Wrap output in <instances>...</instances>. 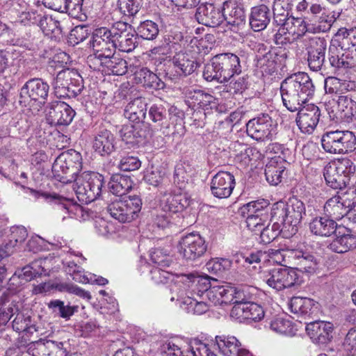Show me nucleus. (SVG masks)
Wrapping results in <instances>:
<instances>
[{"mask_svg": "<svg viewBox=\"0 0 356 356\" xmlns=\"http://www.w3.org/2000/svg\"><path fill=\"white\" fill-rule=\"evenodd\" d=\"M315 86L307 73L298 72L281 83L280 92L284 106L290 111L298 110L313 97Z\"/></svg>", "mask_w": 356, "mask_h": 356, "instance_id": "nucleus-1", "label": "nucleus"}, {"mask_svg": "<svg viewBox=\"0 0 356 356\" xmlns=\"http://www.w3.org/2000/svg\"><path fill=\"white\" fill-rule=\"evenodd\" d=\"M328 60L337 69L356 66V27L339 29L329 46Z\"/></svg>", "mask_w": 356, "mask_h": 356, "instance_id": "nucleus-2", "label": "nucleus"}, {"mask_svg": "<svg viewBox=\"0 0 356 356\" xmlns=\"http://www.w3.org/2000/svg\"><path fill=\"white\" fill-rule=\"evenodd\" d=\"M270 214L279 220L286 231L295 234L303 215H305V204L297 198L290 199L288 202L279 201L273 204Z\"/></svg>", "mask_w": 356, "mask_h": 356, "instance_id": "nucleus-3", "label": "nucleus"}, {"mask_svg": "<svg viewBox=\"0 0 356 356\" xmlns=\"http://www.w3.org/2000/svg\"><path fill=\"white\" fill-rule=\"evenodd\" d=\"M104 184L103 175L95 172H83L77 177L74 189L79 201L88 204L100 197Z\"/></svg>", "mask_w": 356, "mask_h": 356, "instance_id": "nucleus-4", "label": "nucleus"}, {"mask_svg": "<svg viewBox=\"0 0 356 356\" xmlns=\"http://www.w3.org/2000/svg\"><path fill=\"white\" fill-rule=\"evenodd\" d=\"M142 208V200L139 196L120 197H111L107 201V211L111 216L120 222H131L137 216Z\"/></svg>", "mask_w": 356, "mask_h": 356, "instance_id": "nucleus-5", "label": "nucleus"}, {"mask_svg": "<svg viewBox=\"0 0 356 356\" xmlns=\"http://www.w3.org/2000/svg\"><path fill=\"white\" fill-rule=\"evenodd\" d=\"M323 149L330 154H346L356 149V136L350 131H331L322 136Z\"/></svg>", "mask_w": 356, "mask_h": 356, "instance_id": "nucleus-6", "label": "nucleus"}, {"mask_svg": "<svg viewBox=\"0 0 356 356\" xmlns=\"http://www.w3.org/2000/svg\"><path fill=\"white\" fill-rule=\"evenodd\" d=\"M83 80L74 70L66 69L59 72L54 83V92L60 97L74 98L83 88Z\"/></svg>", "mask_w": 356, "mask_h": 356, "instance_id": "nucleus-7", "label": "nucleus"}, {"mask_svg": "<svg viewBox=\"0 0 356 356\" xmlns=\"http://www.w3.org/2000/svg\"><path fill=\"white\" fill-rule=\"evenodd\" d=\"M208 243L197 232H191L183 236L177 245L178 253L187 261H197L204 257Z\"/></svg>", "mask_w": 356, "mask_h": 356, "instance_id": "nucleus-8", "label": "nucleus"}, {"mask_svg": "<svg viewBox=\"0 0 356 356\" xmlns=\"http://www.w3.org/2000/svg\"><path fill=\"white\" fill-rule=\"evenodd\" d=\"M264 280L270 287L277 291L300 286L303 282L302 276L296 270L282 267L268 270L264 275Z\"/></svg>", "mask_w": 356, "mask_h": 356, "instance_id": "nucleus-9", "label": "nucleus"}, {"mask_svg": "<svg viewBox=\"0 0 356 356\" xmlns=\"http://www.w3.org/2000/svg\"><path fill=\"white\" fill-rule=\"evenodd\" d=\"M46 120L51 126L67 127L73 120L76 113L67 103L62 101H53L45 108Z\"/></svg>", "mask_w": 356, "mask_h": 356, "instance_id": "nucleus-10", "label": "nucleus"}, {"mask_svg": "<svg viewBox=\"0 0 356 356\" xmlns=\"http://www.w3.org/2000/svg\"><path fill=\"white\" fill-rule=\"evenodd\" d=\"M305 45L309 69L314 72L321 70L325 59L326 40L323 38L311 37L305 39Z\"/></svg>", "mask_w": 356, "mask_h": 356, "instance_id": "nucleus-11", "label": "nucleus"}, {"mask_svg": "<svg viewBox=\"0 0 356 356\" xmlns=\"http://www.w3.org/2000/svg\"><path fill=\"white\" fill-rule=\"evenodd\" d=\"M172 65L176 69L175 74H173L171 65L165 69V76L170 80L175 79V76L190 75L200 67V63L191 54L186 51H179L172 57Z\"/></svg>", "mask_w": 356, "mask_h": 356, "instance_id": "nucleus-12", "label": "nucleus"}, {"mask_svg": "<svg viewBox=\"0 0 356 356\" xmlns=\"http://www.w3.org/2000/svg\"><path fill=\"white\" fill-rule=\"evenodd\" d=\"M220 69L222 81H228L234 75L242 72V63L244 57L233 53H222L215 56Z\"/></svg>", "mask_w": 356, "mask_h": 356, "instance_id": "nucleus-13", "label": "nucleus"}, {"mask_svg": "<svg viewBox=\"0 0 356 356\" xmlns=\"http://www.w3.org/2000/svg\"><path fill=\"white\" fill-rule=\"evenodd\" d=\"M49 85L40 78H32L27 81L20 90V98L38 102L44 104L47 99Z\"/></svg>", "mask_w": 356, "mask_h": 356, "instance_id": "nucleus-14", "label": "nucleus"}, {"mask_svg": "<svg viewBox=\"0 0 356 356\" xmlns=\"http://www.w3.org/2000/svg\"><path fill=\"white\" fill-rule=\"evenodd\" d=\"M177 282L182 283L184 289L189 291L187 295L197 294L201 299L212 286L208 276H199L194 273L177 274Z\"/></svg>", "mask_w": 356, "mask_h": 356, "instance_id": "nucleus-15", "label": "nucleus"}, {"mask_svg": "<svg viewBox=\"0 0 356 356\" xmlns=\"http://www.w3.org/2000/svg\"><path fill=\"white\" fill-rule=\"evenodd\" d=\"M122 140L131 147L145 143L152 136V131L147 125H123L120 130Z\"/></svg>", "mask_w": 356, "mask_h": 356, "instance_id": "nucleus-16", "label": "nucleus"}, {"mask_svg": "<svg viewBox=\"0 0 356 356\" xmlns=\"http://www.w3.org/2000/svg\"><path fill=\"white\" fill-rule=\"evenodd\" d=\"M195 17L199 24L216 27L225 21V13L222 8H217L213 3H202L197 7Z\"/></svg>", "mask_w": 356, "mask_h": 356, "instance_id": "nucleus-17", "label": "nucleus"}, {"mask_svg": "<svg viewBox=\"0 0 356 356\" xmlns=\"http://www.w3.org/2000/svg\"><path fill=\"white\" fill-rule=\"evenodd\" d=\"M298 111L296 123L299 129L303 133H312L319 122L320 108L311 104L303 107L300 106Z\"/></svg>", "mask_w": 356, "mask_h": 356, "instance_id": "nucleus-18", "label": "nucleus"}, {"mask_svg": "<svg viewBox=\"0 0 356 356\" xmlns=\"http://www.w3.org/2000/svg\"><path fill=\"white\" fill-rule=\"evenodd\" d=\"M234 176L227 171H220L211 179V191L218 198L229 197L235 187Z\"/></svg>", "mask_w": 356, "mask_h": 356, "instance_id": "nucleus-19", "label": "nucleus"}, {"mask_svg": "<svg viewBox=\"0 0 356 356\" xmlns=\"http://www.w3.org/2000/svg\"><path fill=\"white\" fill-rule=\"evenodd\" d=\"M116 140L114 134L104 127H99L95 133L92 149L102 156H108L115 150Z\"/></svg>", "mask_w": 356, "mask_h": 356, "instance_id": "nucleus-20", "label": "nucleus"}, {"mask_svg": "<svg viewBox=\"0 0 356 356\" xmlns=\"http://www.w3.org/2000/svg\"><path fill=\"white\" fill-rule=\"evenodd\" d=\"M289 257L293 259L298 267L294 268L300 275L305 273L308 275L314 274L318 268V261L314 254L302 248L291 250Z\"/></svg>", "mask_w": 356, "mask_h": 356, "instance_id": "nucleus-21", "label": "nucleus"}, {"mask_svg": "<svg viewBox=\"0 0 356 356\" xmlns=\"http://www.w3.org/2000/svg\"><path fill=\"white\" fill-rule=\"evenodd\" d=\"M314 25L307 23L302 18L292 17L286 23L285 29L288 31V33L296 35V38H299L305 35L307 32L326 31L331 27L330 21L327 22V20H325V24L324 25L319 24L316 26H314Z\"/></svg>", "mask_w": 356, "mask_h": 356, "instance_id": "nucleus-22", "label": "nucleus"}, {"mask_svg": "<svg viewBox=\"0 0 356 356\" xmlns=\"http://www.w3.org/2000/svg\"><path fill=\"white\" fill-rule=\"evenodd\" d=\"M334 235L335 238L328 246L332 251L345 253L356 248V235L350 229L339 226Z\"/></svg>", "mask_w": 356, "mask_h": 356, "instance_id": "nucleus-23", "label": "nucleus"}, {"mask_svg": "<svg viewBox=\"0 0 356 356\" xmlns=\"http://www.w3.org/2000/svg\"><path fill=\"white\" fill-rule=\"evenodd\" d=\"M271 123L268 114L250 120L246 124L247 134L256 140H263L270 134Z\"/></svg>", "mask_w": 356, "mask_h": 356, "instance_id": "nucleus-24", "label": "nucleus"}, {"mask_svg": "<svg viewBox=\"0 0 356 356\" xmlns=\"http://www.w3.org/2000/svg\"><path fill=\"white\" fill-rule=\"evenodd\" d=\"M306 331L310 338L316 343L326 344L333 336V324L326 321H314L307 323Z\"/></svg>", "mask_w": 356, "mask_h": 356, "instance_id": "nucleus-25", "label": "nucleus"}, {"mask_svg": "<svg viewBox=\"0 0 356 356\" xmlns=\"http://www.w3.org/2000/svg\"><path fill=\"white\" fill-rule=\"evenodd\" d=\"M130 28L126 22H116V34L115 37V46L116 49L123 52H131L138 45L136 38L129 31Z\"/></svg>", "mask_w": 356, "mask_h": 356, "instance_id": "nucleus-26", "label": "nucleus"}, {"mask_svg": "<svg viewBox=\"0 0 356 356\" xmlns=\"http://www.w3.org/2000/svg\"><path fill=\"white\" fill-rule=\"evenodd\" d=\"M230 314L232 317L240 321L244 320L257 321L264 318V311L261 306L251 300L243 305H234Z\"/></svg>", "mask_w": 356, "mask_h": 356, "instance_id": "nucleus-27", "label": "nucleus"}, {"mask_svg": "<svg viewBox=\"0 0 356 356\" xmlns=\"http://www.w3.org/2000/svg\"><path fill=\"white\" fill-rule=\"evenodd\" d=\"M271 17V11L268 6L264 3L257 5L250 9L249 24L254 31H261L267 27Z\"/></svg>", "mask_w": 356, "mask_h": 356, "instance_id": "nucleus-28", "label": "nucleus"}, {"mask_svg": "<svg viewBox=\"0 0 356 356\" xmlns=\"http://www.w3.org/2000/svg\"><path fill=\"white\" fill-rule=\"evenodd\" d=\"M131 72L134 74V79L137 83L142 84L147 88H152L154 90L163 89L165 83L159 77L156 72L151 71L145 67H142L138 69L129 66Z\"/></svg>", "mask_w": 356, "mask_h": 356, "instance_id": "nucleus-29", "label": "nucleus"}, {"mask_svg": "<svg viewBox=\"0 0 356 356\" xmlns=\"http://www.w3.org/2000/svg\"><path fill=\"white\" fill-rule=\"evenodd\" d=\"M339 226L333 218L325 213L324 216L314 218L309 224L310 232L316 236L322 237H328L334 234Z\"/></svg>", "mask_w": 356, "mask_h": 356, "instance_id": "nucleus-30", "label": "nucleus"}, {"mask_svg": "<svg viewBox=\"0 0 356 356\" xmlns=\"http://www.w3.org/2000/svg\"><path fill=\"white\" fill-rule=\"evenodd\" d=\"M351 202L349 200H343L339 195H335L330 198L324 205V211L334 221L341 220L350 211Z\"/></svg>", "mask_w": 356, "mask_h": 356, "instance_id": "nucleus-31", "label": "nucleus"}, {"mask_svg": "<svg viewBox=\"0 0 356 356\" xmlns=\"http://www.w3.org/2000/svg\"><path fill=\"white\" fill-rule=\"evenodd\" d=\"M186 102L190 107L202 108H212L215 104L216 98L211 94L199 89H188L186 92Z\"/></svg>", "mask_w": 356, "mask_h": 356, "instance_id": "nucleus-32", "label": "nucleus"}, {"mask_svg": "<svg viewBox=\"0 0 356 356\" xmlns=\"http://www.w3.org/2000/svg\"><path fill=\"white\" fill-rule=\"evenodd\" d=\"M222 12L225 13V21L228 24L234 26L245 24L246 17L245 10L236 1H225L222 4Z\"/></svg>", "mask_w": 356, "mask_h": 356, "instance_id": "nucleus-33", "label": "nucleus"}, {"mask_svg": "<svg viewBox=\"0 0 356 356\" xmlns=\"http://www.w3.org/2000/svg\"><path fill=\"white\" fill-rule=\"evenodd\" d=\"M10 232L8 241H5L0 245V258L7 257L12 254L17 244H21L28 236L27 230L23 226L13 227Z\"/></svg>", "mask_w": 356, "mask_h": 356, "instance_id": "nucleus-34", "label": "nucleus"}, {"mask_svg": "<svg viewBox=\"0 0 356 356\" xmlns=\"http://www.w3.org/2000/svg\"><path fill=\"white\" fill-rule=\"evenodd\" d=\"M21 187L24 189H27L30 191V193L33 195L35 197H39L40 196L45 197L49 202L55 206L57 207L58 210L66 211V213L72 212L73 209H80L79 205L74 204L72 200L70 199L64 197L58 194L54 193L53 195L48 194L46 193H40L35 189L25 187L23 185H21Z\"/></svg>", "mask_w": 356, "mask_h": 356, "instance_id": "nucleus-35", "label": "nucleus"}, {"mask_svg": "<svg viewBox=\"0 0 356 356\" xmlns=\"http://www.w3.org/2000/svg\"><path fill=\"white\" fill-rule=\"evenodd\" d=\"M147 104L145 98H135L125 106L124 115L133 122H143L147 114Z\"/></svg>", "mask_w": 356, "mask_h": 356, "instance_id": "nucleus-36", "label": "nucleus"}, {"mask_svg": "<svg viewBox=\"0 0 356 356\" xmlns=\"http://www.w3.org/2000/svg\"><path fill=\"white\" fill-rule=\"evenodd\" d=\"M116 33V22L111 27L102 26L97 28L92 32V47L99 48L101 46L113 47L115 45Z\"/></svg>", "mask_w": 356, "mask_h": 356, "instance_id": "nucleus-37", "label": "nucleus"}, {"mask_svg": "<svg viewBox=\"0 0 356 356\" xmlns=\"http://www.w3.org/2000/svg\"><path fill=\"white\" fill-rule=\"evenodd\" d=\"M286 166L283 165L279 158H272L265 168V176L267 181L273 186H277L282 181Z\"/></svg>", "mask_w": 356, "mask_h": 356, "instance_id": "nucleus-38", "label": "nucleus"}, {"mask_svg": "<svg viewBox=\"0 0 356 356\" xmlns=\"http://www.w3.org/2000/svg\"><path fill=\"white\" fill-rule=\"evenodd\" d=\"M190 205V200L186 194L170 195L162 200L161 207L166 212L176 213L182 211Z\"/></svg>", "mask_w": 356, "mask_h": 356, "instance_id": "nucleus-39", "label": "nucleus"}, {"mask_svg": "<svg viewBox=\"0 0 356 356\" xmlns=\"http://www.w3.org/2000/svg\"><path fill=\"white\" fill-rule=\"evenodd\" d=\"M109 192L108 196H111L110 193L115 195L114 197H120L125 195L132 188V181L130 177L121 175H115L111 177L108 183Z\"/></svg>", "mask_w": 356, "mask_h": 356, "instance_id": "nucleus-40", "label": "nucleus"}, {"mask_svg": "<svg viewBox=\"0 0 356 356\" xmlns=\"http://www.w3.org/2000/svg\"><path fill=\"white\" fill-rule=\"evenodd\" d=\"M323 176L326 184L334 189H342L349 186V179L341 176L332 163L325 167Z\"/></svg>", "mask_w": 356, "mask_h": 356, "instance_id": "nucleus-41", "label": "nucleus"}, {"mask_svg": "<svg viewBox=\"0 0 356 356\" xmlns=\"http://www.w3.org/2000/svg\"><path fill=\"white\" fill-rule=\"evenodd\" d=\"M315 302L308 298L293 297L291 298L289 307L295 314L309 316L316 309Z\"/></svg>", "mask_w": 356, "mask_h": 356, "instance_id": "nucleus-42", "label": "nucleus"}, {"mask_svg": "<svg viewBox=\"0 0 356 356\" xmlns=\"http://www.w3.org/2000/svg\"><path fill=\"white\" fill-rule=\"evenodd\" d=\"M270 222L272 225L270 227V223L267 224L265 227L261 229V231L258 232V234L260 238V243L264 244H268L275 240L280 234L285 230V228L279 220L275 219V216L270 214Z\"/></svg>", "mask_w": 356, "mask_h": 356, "instance_id": "nucleus-43", "label": "nucleus"}, {"mask_svg": "<svg viewBox=\"0 0 356 356\" xmlns=\"http://www.w3.org/2000/svg\"><path fill=\"white\" fill-rule=\"evenodd\" d=\"M177 300L180 302L181 307L186 305L184 309L188 313H193L197 315L204 314L209 308V302H206V300L202 299L201 300H197L191 297L189 295L185 297H181V295H179L177 298Z\"/></svg>", "mask_w": 356, "mask_h": 356, "instance_id": "nucleus-44", "label": "nucleus"}, {"mask_svg": "<svg viewBox=\"0 0 356 356\" xmlns=\"http://www.w3.org/2000/svg\"><path fill=\"white\" fill-rule=\"evenodd\" d=\"M216 342L225 356H235L241 346V342L234 336H216Z\"/></svg>", "mask_w": 356, "mask_h": 356, "instance_id": "nucleus-45", "label": "nucleus"}, {"mask_svg": "<svg viewBox=\"0 0 356 356\" xmlns=\"http://www.w3.org/2000/svg\"><path fill=\"white\" fill-rule=\"evenodd\" d=\"M47 306L55 316L65 320L70 319L79 310L77 305H71L70 303L65 305L64 301L58 299L51 300Z\"/></svg>", "mask_w": 356, "mask_h": 356, "instance_id": "nucleus-46", "label": "nucleus"}, {"mask_svg": "<svg viewBox=\"0 0 356 356\" xmlns=\"http://www.w3.org/2000/svg\"><path fill=\"white\" fill-rule=\"evenodd\" d=\"M353 82L341 80L337 77L328 76L325 79L324 88L326 93L341 95L344 91L353 90Z\"/></svg>", "mask_w": 356, "mask_h": 356, "instance_id": "nucleus-47", "label": "nucleus"}, {"mask_svg": "<svg viewBox=\"0 0 356 356\" xmlns=\"http://www.w3.org/2000/svg\"><path fill=\"white\" fill-rule=\"evenodd\" d=\"M63 156L60 155L56 159L52 165V173L54 177L63 184H68L76 181L78 176L69 173L70 169L63 162Z\"/></svg>", "mask_w": 356, "mask_h": 356, "instance_id": "nucleus-48", "label": "nucleus"}, {"mask_svg": "<svg viewBox=\"0 0 356 356\" xmlns=\"http://www.w3.org/2000/svg\"><path fill=\"white\" fill-rule=\"evenodd\" d=\"M337 108L341 112V118L349 122L356 115V102L349 95L343 94L337 96Z\"/></svg>", "mask_w": 356, "mask_h": 356, "instance_id": "nucleus-49", "label": "nucleus"}, {"mask_svg": "<svg viewBox=\"0 0 356 356\" xmlns=\"http://www.w3.org/2000/svg\"><path fill=\"white\" fill-rule=\"evenodd\" d=\"M105 60L104 72L106 74L122 76L125 74L129 69L127 61L119 55L111 56V58H106Z\"/></svg>", "mask_w": 356, "mask_h": 356, "instance_id": "nucleus-50", "label": "nucleus"}, {"mask_svg": "<svg viewBox=\"0 0 356 356\" xmlns=\"http://www.w3.org/2000/svg\"><path fill=\"white\" fill-rule=\"evenodd\" d=\"M268 200L260 199L250 202L240 208V212L243 216L245 214H254L260 216L261 213H266L270 215L271 207H269Z\"/></svg>", "mask_w": 356, "mask_h": 356, "instance_id": "nucleus-51", "label": "nucleus"}, {"mask_svg": "<svg viewBox=\"0 0 356 356\" xmlns=\"http://www.w3.org/2000/svg\"><path fill=\"white\" fill-rule=\"evenodd\" d=\"M60 156H63V162L67 165L69 173L79 176V172L82 168V156L81 154L74 149L63 152Z\"/></svg>", "mask_w": 356, "mask_h": 356, "instance_id": "nucleus-52", "label": "nucleus"}, {"mask_svg": "<svg viewBox=\"0 0 356 356\" xmlns=\"http://www.w3.org/2000/svg\"><path fill=\"white\" fill-rule=\"evenodd\" d=\"M89 0H65V8L75 18L81 21L87 19L85 13L88 6Z\"/></svg>", "mask_w": 356, "mask_h": 356, "instance_id": "nucleus-53", "label": "nucleus"}, {"mask_svg": "<svg viewBox=\"0 0 356 356\" xmlns=\"http://www.w3.org/2000/svg\"><path fill=\"white\" fill-rule=\"evenodd\" d=\"M38 277L33 270L30 267L29 264L23 267L20 270H17L14 275L10 278L8 284L9 285V289L13 286L14 289L17 290V288L22 284V281L25 282H30L35 278Z\"/></svg>", "mask_w": 356, "mask_h": 356, "instance_id": "nucleus-54", "label": "nucleus"}, {"mask_svg": "<svg viewBox=\"0 0 356 356\" xmlns=\"http://www.w3.org/2000/svg\"><path fill=\"white\" fill-rule=\"evenodd\" d=\"M136 33L138 36L144 40H153L159 35V26L152 20H145L140 23Z\"/></svg>", "mask_w": 356, "mask_h": 356, "instance_id": "nucleus-55", "label": "nucleus"}, {"mask_svg": "<svg viewBox=\"0 0 356 356\" xmlns=\"http://www.w3.org/2000/svg\"><path fill=\"white\" fill-rule=\"evenodd\" d=\"M248 228L255 234L267 224L270 222V215L266 213H261L260 216L254 214H245Z\"/></svg>", "mask_w": 356, "mask_h": 356, "instance_id": "nucleus-56", "label": "nucleus"}, {"mask_svg": "<svg viewBox=\"0 0 356 356\" xmlns=\"http://www.w3.org/2000/svg\"><path fill=\"white\" fill-rule=\"evenodd\" d=\"M341 176L349 179V185L351 179L356 178V167L352 160L348 158L337 159L332 163Z\"/></svg>", "mask_w": 356, "mask_h": 356, "instance_id": "nucleus-57", "label": "nucleus"}, {"mask_svg": "<svg viewBox=\"0 0 356 356\" xmlns=\"http://www.w3.org/2000/svg\"><path fill=\"white\" fill-rule=\"evenodd\" d=\"M292 16L288 10H286L280 3L274 2L273 7V25L276 27H282V30L286 26Z\"/></svg>", "mask_w": 356, "mask_h": 356, "instance_id": "nucleus-58", "label": "nucleus"}, {"mask_svg": "<svg viewBox=\"0 0 356 356\" xmlns=\"http://www.w3.org/2000/svg\"><path fill=\"white\" fill-rule=\"evenodd\" d=\"M168 108L162 103L152 104L148 108V116L152 122L159 126L163 124L168 119Z\"/></svg>", "mask_w": 356, "mask_h": 356, "instance_id": "nucleus-59", "label": "nucleus"}, {"mask_svg": "<svg viewBox=\"0 0 356 356\" xmlns=\"http://www.w3.org/2000/svg\"><path fill=\"white\" fill-rule=\"evenodd\" d=\"M268 254L266 251L258 250L255 252H251L249 255L245 256L243 254L235 255L236 262L239 263L242 260L244 261L243 266L248 267L252 265L254 270H257L256 265L259 264L262 260H266Z\"/></svg>", "mask_w": 356, "mask_h": 356, "instance_id": "nucleus-60", "label": "nucleus"}, {"mask_svg": "<svg viewBox=\"0 0 356 356\" xmlns=\"http://www.w3.org/2000/svg\"><path fill=\"white\" fill-rule=\"evenodd\" d=\"M161 351L165 353L166 356H197L193 347H188L186 350H181L172 341H167L161 346Z\"/></svg>", "mask_w": 356, "mask_h": 356, "instance_id": "nucleus-61", "label": "nucleus"}, {"mask_svg": "<svg viewBox=\"0 0 356 356\" xmlns=\"http://www.w3.org/2000/svg\"><path fill=\"white\" fill-rule=\"evenodd\" d=\"M13 328L17 332H25L33 334L36 331L35 326L31 324V316H26L21 313L17 314L13 321Z\"/></svg>", "mask_w": 356, "mask_h": 356, "instance_id": "nucleus-62", "label": "nucleus"}, {"mask_svg": "<svg viewBox=\"0 0 356 356\" xmlns=\"http://www.w3.org/2000/svg\"><path fill=\"white\" fill-rule=\"evenodd\" d=\"M192 174V168L185 163H178L175 168L174 181L177 183L180 188L184 187Z\"/></svg>", "mask_w": 356, "mask_h": 356, "instance_id": "nucleus-63", "label": "nucleus"}, {"mask_svg": "<svg viewBox=\"0 0 356 356\" xmlns=\"http://www.w3.org/2000/svg\"><path fill=\"white\" fill-rule=\"evenodd\" d=\"M152 261L158 267L169 268L174 264L172 257L167 250L162 248H155L150 254Z\"/></svg>", "mask_w": 356, "mask_h": 356, "instance_id": "nucleus-64", "label": "nucleus"}]
</instances>
